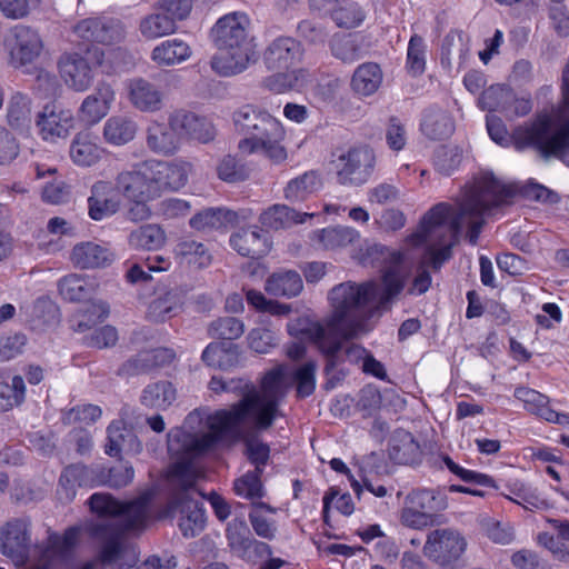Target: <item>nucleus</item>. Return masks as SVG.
<instances>
[{
    "label": "nucleus",
    "mask_w": 569,
    "mask_h": 569,
    "mask_svg": "<svg viewBox=\"0 0 569 569\" xmlns=\"http://www.w3.org/2000/svg\"><path fill=\"white\" fill-rule=\"evenodd\" d=\"M405 501L421 512L428 513L435 520L436 513L447 508V497L435 489H413Z\"/></svg>",
    "instance_id": "72a5a7b5"
},
{
    "label": "nucleus",
    "mask_w": 569,
    "mask_h": 569,
    "mask_svg": "<svg viewBox=\"0 0 569 569\" xmlns=\"http://www.w3.org/2000/svg\"><path fill=\"white\" fill-rule=\"evenodd\" d=\"M312 216V213L298 212L286 204H273L260 214L259 221L270 229H280L301 223L305 218Z\"/></svg>",
    "instance_id": "58836bf2"
},
{
    "label": "nucleus",
    "mask_w": 569,
    "mask_h": 569,
    "mask_svg": "<svg viewBox=\"0 0 569 569\" xmlns=\"http://www.w3.org/2000/svg\"><path fill=\"white\" fill-rule=\"evenodd\" d=\"M176 30L177 24L172 21V18L159 10L158 6L156 11L143 17L139 23V31L147 40H156L172 34Z\"/></svg>",
    "instance_id": "a19ab883"
},
{
    "label": "nucleus",
    "mask_w": 569,
    "mask_h": 569,
    "mask_svg": "<svg viewBox=\"0 0 569 569\" xmlns=\"http://www.w3.org/2000/svg\"><path fill=\"white\" fill-rule=\"evenodd\" d=\"M331 17L339 28L351 29L358 27L366 14L358 3L349 1L336 8Z\"/></svg>",
    "instance_id": "bf43d9fd"
},
{
    "label": "nucleus",
    "mask_w": 569,
    "mask_h": 569,
    "mask_svg": "<svg viewBox=\"0 0 569 569\" xmlns=\"http://www.w3.org/2000/svg\"><path fill=\"white\" fill-rule=\"evenodd\" d=\"M7 120L11 128L23 129L31 122V99L22 93L14 92L8 102Z\"/></svg>",
    "instance_id": "49530a36"
},
{
    "label": "nucleus",
    "mask_w": 569,
    "mask_h": 569,
    "mask_svg": "<svg viewBox=\"0 0 569 569\" xmlns=\"http://www.w3.org/2000/svg\"><path fill=\"white\" fill-rule=\"evenodd\" d=\"M328 299L331 315L301 329L325 356L326 375H330L342 361V340L367 335L373 328L370 319L377 312L389 309V306H379L378 287L370 281L339 283L329 291Z\"/></svg>",
    "instance_id": "7ed1b4c3"
},
{
    "label": "nucleus",
    "mask_w": 569,
    "mask_h": 569,
    "mask_svg": "<svg viewBox=\"0 0 569 569\" xmlns=\"http://www.w3.org/2000/svg\"><path fill=\"white\" fill-rule=\"evenodd\" d=\"M462 151L458 147H440L435 154V168L443 174L450 176L461 163Z\"/></svg>",
    "instance_id": "052dcab7"
},
{
    "label": "nucleus",
    "mask_w": 569,
    "mask_h": 569,
    "mask_svg": "<svg viewBox=\"0 0 569 569\" xmlns=\"http://www.w3.org/2000/svg\"><path fill=\"white\" fill-rule=\"evenodd\" d=\"M201 358L209 367L228 370L240 365L241 351L238 345L231 342H211Z\"/></svg>",
    "instance_id": "cd10ccee"
},
{
    "label": "nucleus",
    "mask_w": 569,
    "mask_h": 569,
    "mask_svg": "<svg viewBox=\"0 0 569 569\" xmlns=\"http://www.w3.org/2000/svg\"><path fill=\"white\" fill-rule=\"evenodd\" d=\"M320 186V178L315 171L305 172L289 181L284 189V197L290 202H301L316 192Z\"/></svg>",
    "instance_id": "a18cd8bd"
},
{
    "label": "nucleus",
    "mask_w": 569,
    "mask_h": 569,
    "mask_svg": "<svg viewBox=\"0 0 569 569\" xmlns=\"http://www.w3.org/2000/svg\"><path fill=\"white\" fill-rule=\"evenodd\" d=\"M303 56L301 43L292 37H278L263 51V63L268 70H289L299 63Z\"/></svg>",
    "instance_id": "dca6fc26"
},
{
    "label": "nucleus",
    "mask_w": 569,
    "mask_h": 569,
    "mask_svg": "<svg viewBox=\"0 0 569 569\" xmlns=\"http://www.w3.org/2000/svg\"><path fill=\"white\" fill-rule=\"evenodd\" d=\"M96 471L83 465H71L64 468L59 479L58 495L60 500L70 502L77 493L78 487H93Z\"/></svg>",
    "instance_id": "b1692460"
},
{
    "label": "nucleus",
    "mask_w": 569,
    "mask_h": 569,
    "mask_svg": "<svg viewBox=\"0 0 569 569\" xmlns=\"http://www.w3.org/2000/svg\"><path fill=\"white\" fill-rule=\"evenodd\" d=\"M303 288L302 279L297 271L288 270L272 273L266 281V291L274 297H296Z\"/></svg>",
    "instance_id": "e433bc0d"
},
{
    "label": "nucleus",
    "mask_w": 569,
    "mask_h": 569,
    "mask_svg": "<svg viewBox=\"0 0 569 569\" xmlns=\"http://www.w3.org/2000/svg\"><path fill=\"white\" fill-rule=\"evenodd\" d=\"M91 511L110 517L90 527V533L102 541L100 561L112 569H130L138 557L133 549L121 543L122 537L141 532L149 518L150 497L143 495L129 502H120L110 493H93L89 499Z\"/></svg>",
    "instance_id": "20e7f679"
},
{
    "label": "nucleus",
    "mask_w": 569,
    "mask_h": 569,
    "mask_svg": "<svg viewBox=\"0 0 569 569\" xmlns=\"http://www.w3.org/2000/svg\"><path fill=\"white\" fill-rule=\"evenodd\" d=\"M236 130L244 137L238 149L243 156L262 153L274 163L287 159L282 141L286 131L281 122L264 108L248 103L232 113Z\"/></svg>",
    "instance_id": "423d86ee"
},
{
    "label": "nucleus",
    "mask_w": 569,
    "mask_h": 569,
    "mask_svg": "<svg viewBox=\"0 0 569 569\" xmlns=\"http://www.w3.org/2000/svg\"><path fill=\"white\" fill-rule=\"evenodd\" d=\"M226 537L229 548L236 556L252 539L251 532L242 519H233L228 523Z\"/></svg>",
    "instance_id": "0e129e2a"
},
{
    "label": "nucleus",
    "mask_w": 569,
    "mask_h": 569,
    "mask_svg": "<svg viewBox=\"0 0 569 569\" xmlns=\"http://www.w3.org/2000/svg\"><path fill=\"white\" fill-rule=\"evenodd\" d=\"M375 166L372 149L366 146L350 148L335 161L337 181L342 186H362L372 176Z\"/></svg>",
    "instance_id": "f8f14e48"
},
{
    "label": "nucleus",
    "mask_w": 569,
    "mask_h": 569,
    "mask_svg": "<svg viewBox=\"0 0 569 569\" xmlns=\"http://www.w3.org/2000/svg\"><path fill=\"white\" fill-rule=\"evenodd\" d=\"M177 399V390L170 381L148 385L141 393V403L151 409L166 410Z\"/></svg>",
    "instance_id": "ea45409f"
},
{
    "label": "nucleus",
    "mask_w": 569,
    "mask_h": 569,
    "mask_svg": "<svg viewBox=\"0 0 569 569\" xmlns=\"http://www.w3.org/2000/svg\"><path fill=\"white\" fill-rule=\"evenodd\" d=\"M127 97L131 106L140 112L156 113L163 108L164 94L156 83L138 77L126 83Z\"/></svg>",
    "instance_id": "a211bd4d"
},
{
    "label": "nucleus",
    "mask_w": 569,
    "mask_h": 569,
    "mask_svg": "<svg viewBox=\"0 0 569 569\" xmlns=\"http://www.w3.org/2000/svg\"><path fill=\"white\" fill-rule=\"evenodd\" d=\"M469 44L463 34L458 31L449 32L441 46V62L451 64L455 62L458 68L463 67L469 57Z\"/></svg>",
    "instance_id": "37998d69"
},
{
    "label": "nucleus",
    "mask_w": 569,
    "mask_h": 569,
    "mask_svg": "<svg viewBox=\"0 0 569 569\" xmlns=\"http://www.w3.org/2000/svg\"><path fill=\"white\" fill-rule=\"evenodd\" d=\"M513 396L523 403V408L527 411L549 422L565 423V420L568 419V415L558 413L551 409L548 406V397L537 390L527 387H518L516 388Z\"/></svg>",
    "instance_id": "393cba45"
},
{
    "label": "nucleus",
    "mask_w": 569,
    "mask_h": 569,
    "mask_svg": "<svg viewBox=\"0 0 569 569\" xmlns=\"http://www.w3.org/2000/svg\"><path fill=\"white\" fill-rule=\"evenodd\" d=\"M191 49L180 39H170L153 48L151 59L158 66H174L189 59Z\"/></svg>",
    "instance_id": "4c0bfd02"
},
{
    "label": "nucleus",
    "mask_w": 569,
    "mask_h": 569,
    "mask_svg": "<svg viewBox=\"0 0 569 569\" xmlns=\"http://www.w3.org/2000/svg\"><path fill=\"white\" fill-rule=\"evenodd\" d=\"M329 47L331 54L343 63H353L363 54L361 41L352 34H335Z\"/></svg>",
    "instance_id": "c03bdc74"
},
{
    "label": "nucleus",
    "mask_w": 569,
    "mask_h": 569,
    "mask_svg": "<svg viewBox=\"0 0 569 569\" xmlns=\"http://www.w3.org/2000/svg\"><path fill=\"white\" fill-rule=\"evenodd\" d=\"M146 143L148 149L159 156L170 157L178 152L181 146V136L173 123V112L168 122L151 121L146 129Z\"/></svg>",
    "instance_id": "f3484780"
},
{
    "label": "nucleus",
    "mask_w": 569,
    "mask_h": 569,
    "mask_svg": "<svg viewBox=\"0 0 569 569\" xmlns=\"http://www.w3.org/2000/svg\"><path fill=\"white\" fill-rule=\"evenodd\" d=\"M116 99V92L110 83L99 82L94 91L82 101L79 116L88 124H96L104 118Z\"/></svg>",
    "instance_id": "aec40b11"
},
{
    "label": "nucleus",
    "mask_w": 569,
    "mask_h": 569,
    "mask_svg": "<svg viewBox=\"0 0 569 569\" xmlns=\"http://www.w3.org/2000/svg\"><path fill=\"white\" fill-rule=\"evenodd\" d=\"M117 188L128 199L152 200L156 199L147 180L141 163H138L130 171L118 174Z\"/></svg>",
    "instance_id": "a878e982"
},
{
    "label": "nucleus",
    "mask_w": 569,
    "mask_h": 569,
    "mask_svg": "<svg viewBox=\"0 0 569 569\" xmlns=\"http://www.w3.org/2000/svg\"><path fill=\"white\" fill-rule=\"evenodd\" d=\"M123 49L117 48L108 51V62L104 61V51L98 47L88 48L84 54L79 52H64L58 60L60 77L64 83L74 91H86L93 82V67H101L104 73H113L122 68Z\"/></svg>",
    "instance_id": "1a4fd4ad"
},
{
    "label": "nucleus",
    "mask_w": 569,
    "mask_h": 569,
    "mask_svg": "<svg viewBox=\"0 0 569 569\" xmlns=\"http://www.w3.org/2000/svg\"><path fill=\"white\" fill-rule=\"evenodd\" d=\"M421 131L431 140H442L453 133L455 122L446 110L429 108L423 114Z\"/></svg>",
    "instance_id": "c756f323"
},
{
    "label": "nucleus",
    "mask_w": 569,
    "mask_h": 569,
    "mask_svg": "<svg viewBox=\"0 0 569 569\" xmlns=\"http://www.w3.org/2000/svg\"><path fill=\"white\" fill-rule=\"evenodd\" d=\"M102 149L89 132H78L70 146V158L81 167H90L99 161Z\"/></svg>",
    "instance_id": "f704fd0d"
},
{
    "label": "nucleus",
    "mask_w": 569,
    "mask_h": 569,
    "mask_svg": "<svg viewBox=\"0 0 569 569\" xmlns=\"http://www.w3.org/2000/svg\"><path fill=\"white\" fill-rule=\"evenodd\" d=\"M174 253L186 259L189 263H194L199 267H207L211 261V256L206 246L192 239L180 240L174 248Z\"/></svg>",
    "instance_id": "5fc2aeb1"
},
{
    "label": "nucleus",
    "mask_w": 569,
    "mask_h": 569,
    "mask_svg": "<svg viewBox=\"0 0 569 569\" xmlns=\"http://www.w3.org/2000/svg\"><path fill=\"white\" fill-rule=\"evenodd\" d=\"M181 297L177 290H169L153 299L148 307V318L153 322H163L180 307Z\"/></svg>",
    "instance_id": "8fccbe9b"
},
{
    "label": "nucleus",
    "mask_w": 569,
    "mask_h": 569,
    "mask_svg": "<svg viewBox=\"0 0 569 569\" xmlns=\"http://www.w3.org/2000/svg\"><path fill=\"white\" fill-rule=\"evenodd\" d=\"M509 493H503L506 498L517 505L522 506L526 510H539L548 507L546 499L537 491V489L520 482L508 486Z\"/></svg>",
    "instance_id": "de8ad7c7"
},
{
    "label": "nucleus",
    "mask_w": 569,
    "mask_h": 569,
    "mask_svg": "<svg viewBox=\"0 0 569 569\" xmlns=\"http://www.w3.org/2000/svg\"><path fill=\"white\" fill-rule=\"evenodd\" d=\"M119 208L120 200L112 183L98 181L91 187V194L88 198V213L92 220L100 221L111 217Z\"/></svg>",
    "instance_id": "4be33fe9"
},
{
    "label": "nucleus",
    "mask_w": 569,
    "mask_h": 569,
    "mask_svg": "<svg viewBox=\"0 0 569 569\" xmlns=\"http://www.w3.org/2000/svg\"><path fill=\"white\" fill-rule=\"evenodd\" d=\"M512 140L519 151L533 148L543 159L555 157L569 167V117L539 113L531 122L518 127Z\"/></svg>",
    "instance_id": "6e6552de"
},
{
    "label": "nucleus",
    "mask_w": 569,
    "mask_h": 569,
    "mask_svg": "<svg viewBox=\"0 0 569 569\" xmlns=\"http://www.w3.org/2000/svg\"><path fill=\"white\" fill-rule=\"evenodd\" d=\"M170 435L168 432V451L174 460L170 467L168 477L172 487V493L168 503L158 512L159 519L178 516V527L186 538L198 536L206 525L204 510L201 502L193 499L191 491L198 479V471L193 466V459L206 453L210 449L196 451L189 446L176 452L170 449Z\"/></svg>",
    "instance_id": "39448f33"
},
{
    "label": "nucleus",
    "mask_w": 569,
    "mask_h": 569,
    "mask_svg": "<svg viewBox=\"0 0 569 569\" xmlns=\"http://www.w3.org/2000/svg\"><path fill=\"white\" fill-rule=\"evenodd\" d=\"M316 371L317 363L315 361H307L296 370L293 380L297 383L298 397L306 398L313 393L316 388Z\"/></svg>",
    "instance_id": "69168bd1"
},
{
    "label": "nucleus",
    "mask_w": 569,
    "mask_h": 569,
    "mask_svg": "<svg viewBox=\"0 0 569 569\" xmlns=\"http://www.w3.org/2000/svg\"><path fill=\"white\" fill-rule=\"evenodd\" d=\"M291 375L286 366H278L269 370L261 380L260 391L251 389L228 409H220L206 419L208 432L197 433L187 430L194 422L201 420L200 415L193 411L186 418L184 425L171 429L170 449L180 451L186 446L196 451L212 449L220 440H240L244 437L243 423L251 417L257 430L269 429L280 415L279 403L286 396L290 385Z\"/></svg>",
    "instance_id": "f03ea898"
},
{
    "label": "nucleus",
    "mask_w": 569,
    "mask_h": 569,
    "mask_svg": "<svg viewBox=\"0 0 569 569\" xmlns=\"http://www.w3.org/2000/svg\"><path fill=\"white\" fill-rule=\"evenodd\" d=\"M244 332V325L233 317H223L210 322L208 335L214 339L236 340Z\"/></svg>",
    "instance_id": "4d7b16f0"
},
{
    "label": "nucleus",
    "mask_w": 569,
    "mask_h": 569,
    "mask_svg": "<svg viewBox=\"0 0 569 569\" xmlns=\"http://www.w3.org/2000/svg\"><path fill=\"white\" fill-rule=\"evenodd\" d=\"M77 540V530L70 528L63 537L51 535L46 545L34 546V559L28 569H51L57 557L70 550Z\"/></svg>",
    "instance_id": "412c9836"
},
{
    "label": "nucleus",
    "mask_w": 569,
    "mask_h": 569,
    "mask_svg": "<svg viewBox=\"0 0 569 569\" xmlns=\"http://www.w3.org/2000/svg\"><path fill=\"white\" fill-rule=\"evenodd\" d=\"M26 396L24 380L14 376L11 383L0 381V411H8L21 405Z\"/></svg>",
    "instance_id": "864d4df0"
},
{
    "label": "nucleus",
    "mask_w": 569,
    "mask_h": 569,
    "mask_svg": "<svg viewBox=\"0 0 569 569\" xmlns=\"http://www.w3.org/2000/svg\"><path fill=\"white\" fill-rule=\"evenodd\" d=\"M134 440L136 437L131 431L126 430L122 427V422H112L108 427V443L106 445V453L111 457H116L126 448L127 442H132Z\"/></svg>",
    "instance_id": "680f3d73"
},
{
    "label": "nucleus",
    "mask_w": 569,
    "mask_h": 569,
    "mask_svg": "<svg viewBox=\"0 0 569 569\" xmlns=\"http://www.w3.org/2000/svg\"><path fill=\"white\" fill-rule=\"evenodd\" d=\"M382 71L375 62H365L357 67L351 78V89L360 96L373 94L382 83Z\"/></svg>",
    "instance_id": "473e14b6"
},
{
    "label": "nucleus",
    "mask_w": 569,
    "mask_h": 569,
    "mask_svg": "<svg viewBox=\"0 0 569 569\" xmlns=\"http://www.w3.org/2000/svg\"><path fill=\"white\" fill-rule=\"evenodd\" d=\"M359 233L349 227H328L312 233V241L326 250H337L351 244Z\"/></svg>",
    "instance_id": "c9c22d12"
},
{
    "label": "nucleus",
    "mask_w": 569,
    "mask_h": 569,
    "mask_svg": "<svg viewBox=\"0 0 569 569\" xmlns=\"http://www.w3.org/2000/svg\"><path fill=\"white\" fill-rule=\"evenodd\" d=\"M114 259L116 254L108 246L93 241L77 243L70 253L71 263L81 270L107 268Z\"/></svg>",
    "instance_id": "6ab92c4d"
},
{
    "label": "nucleus",
    "mask_w": 569,
    "mask_h": 569,
    "mask_svg": "<svg viewBox=\"0 0 569 569\" xmlns=\"http://www.w3.org/2000/svg\"><path fill=\"white\" fill-rule=\"evenodd\" d=\"M134 470L131 465L120 462L110 468H100L96 471V483L110 488H122L132 482Z\"/></svg>",
    "instance_id": "09e8293b"
},
{
    "label": "nucleus",
    "mask_w": 569,
    "mask_h": 569,
    "mask_svg": "<svg viewBox=\"0 0 569 569\" xmlns=\"http://www.w3.org/2000/svg\"><path fill=\"white\" fill-rule=\"evenodd\" d=\"M36 124L44 141L56 142L66 139L74 128V117L71 110L54 104L44 106L38 114Z\"/></svg>",
    "instance_id": "2eb2a0df"
},
{
    "label": "nucleus",
    "mask_w": 569,
    "mask_h": 569,
    "mask_svg": "<svg viewBox=\"0 0 569 569\" xmlns=\"http://www.w3.org/2000/svg\"><path fill=\"white\" fill-rule=\"evenodd\" d=\"M174 358V352L171 349H157L152 352H143L138 355L137 358L130 359L119 370L120 375L123 371L128 373H140L147 371L154 363L169 362Z\"/></svg>",
    "instance_id": "3c124183"
},
{
    "label": "nucleus",
    "mask_w": 569,
    "mask_h": 569,
    "mask_svg": "<svg viewBox=\"0 0 569 569\" xmlns=\"http://www.w3.org/2000/svg\"><path fill=\"white\" fill-rule=\"evenodd\" d=\"M465 538L453 529H436L429 532L423 553L441 566L456 561L466 550Z\"/></svg>",
    "instance_id": "4468645a"
},
{
    "label": "nucleus",
    "mask_w": 569,
    "mask_h": 569,
    "mask_svg": "<svg viewBox=\"0 0 569 569\" xmlns=\"http://www.w3.org/2000/svg\"><path fill=\"white\" fill-rule=\"evenodd\" d=\"M230 244L239 254L258 259L269 251L268 232L257 226L242 228L230 237Z\"/></svg>",
    "instance_id": "5701e85b"
},
{
    "label": "nucleus",
    "mask_w": 569,
    "mask_h": 569,
    "mask_svg": "<svg viewBox=\"0 0 569 569\" xmlns=\"http://www.w3.org/2000/svg\"><path fill=\"white\" fill-rule=\"evenodd\" d=\"M32 523L27 517L13 518L0 528V551L14 566L28 569L34 559L30 558L32 547Z\"/></svg>",
    "instance_id": "9b49d317"
},
{
    "label": "nucleus",
    "mask_w": 569,
    "mask_h": 569,
    "mask_svg": "<svg viewBox=\"0 0 569 569\" xmlns=\"http://www.w3.org/2000/svg\"><path fill=\"white\" fill-rule=\"evenodd\" d=\"M249 27L250 19L244 12H231L221 17L212 28L216 46L227 53L211 59V68L220 76H233L248 68L254 56Z\"/></svg>",
    "instance_id": "0eeeda50"
},
{
    "label": "nucleus",
    "mask_w": 569,
    "mask_h": 569,
    "mask_svg": "<svg viewBox=\"0 0 569 569\" xmlns=\"http://www.w3.org/2000/svg\"><path fill=\"white\" fill-rule=\"evenodd\" d=\"M263 509H267L270 512H274L273 508L261 502L258 503L252 511H250L249 520L257 536L266 540H273L276 538L278 528L274 520L262 513Z\"/></svg>",
    "instance_id": "13d9d810"
},
{
    "label": "nucleus",
    "mask_w": 569,
    "mask_h": 569,
    "mask_svg": "<svg viewBox=\"0 0 569 569\" xmlns=\"http://www.w3.org/2000/svg\"><path fill=\"white\" fill-rule=\"evenodd\" d=\"M234 216L231 211L223 209L209 208L198 212L190 219V227L198 231H206L221 228L230 217Z\"/></svg>",
    "instance_id": "6e6d98bb"
},
{
    "label": "nucleus",
    "mask_w": 569,
    "mask_h": 569,
    "mask_svg": "<svg viewBox=\"0 0 569 569\" xmlns=\"http://www.w3.org/2000/svg\"><path fill=\"white\" fill-rule=\"evenodd\" d=\"M166 241V231L157 223L142 224L128 234V244L134 250H159Z\"/></svg>",
    "instance_id": "7c9ffc66"
},
{
    "label": "nucleus",
    "mask_w": 569,
    "mask_h": 569,
    "mask_svg": "<svg viewBox=\"0 0 569 569\" xmlns=\"http://www.w3.org/2000/svg\"><path fill=\"white\" fill-rule=\"evenodd\" d=\"M287 71L288 70H280L266 77L263 79V87L276 93H281L297 87L299 80L298 73H303V70Z\"/></svg>",
    "instance_id": "774afa93"
},
{
    "label": "nucleus",
    "mask_w": 569,
    "mask_h": 569,
    "mask_svg": "<svg viewBox=\"0 0 569 569\" xmlns=\"http://www.w3.org/2000/svg\"><path fill=\"white\" fill-rule=\"evenodd\" d=\"M4 46L13 68L32 64L43 49L39 32L24 24H17L9 29L4 38Z\"/></svg>",
    "instance_id": "ddd939ff"
},
{
    "label": "nucleus",
    "mask_w": 569,
    "mask_h": 569,
    "mask_svg": "<svg viewBox=\"0 0 569 569\" xmlns=\"http://www.w3.org/2000/svg\"><path fill=\"white\" fill-rule=\"evenodd\" d=\"M164 189L179 190L186 186L191 164L183 160L162 161Z\"/></svg>",
    "instance_id": "603ef678"
},
{
    "label": "nucleus",
    "mask_w": 569,
    "mask_h": 569,
    "mask_svg": "<svg viewBox=\"0 0 569 569\" xmlns=\"http://www.w3.org/2000/svg\"><path fill=\"white\" fill-rule=\"evenodd\" d=\"M58 289L66 300L83 301L94 293L96 284L88 277L70 273L59 280Z\"/></svg>",
    "instance_id": "79ce46f5"
},
{
    "label": "nucleus",
    "mask_w": 569,
    "mask_h": 569,
    "mask_svg": "<svg viewBox=\"0 0 569 569\" xmlns=\"http://www.w3.org/2000/svg\"><path fill=\"white\" fill-rule=\"evenodd\" d=\"M261 472L248 471L241 478L234 481L233 489L240 497L247 499L261 498L263 496L262 483L260 480Z\"/></svg>",
    "instance_id": "338daca9"
},
{
    "label": "nucleus",
    "mask_w": 569,
    "mask_h": 569,
    "mask_svg": "<svg viewBox=\"0 0 569 569\" xmlns=\"http://www.w3.org/2000/svg\"><path fill=\"white\" fill-rule=\"evenodd\" d=\"M511 99V92L501 86H491L483 90L479 98V106L482 110L503 111L506 103Z\"/></svg>",
    "instance_id": "e2e57ef3"
},
{
    "label": "nucleus",
    "mask_w": 569,
    "mask_h": 569,
    "mask_svg": "<svg viewBox=\"0 0 569 569\" xmlns=\"http://www.w3.org/2000/svg\"><path fill=\"white\" fill-rule=\"evenodd\" d=\"M389 457L399 465H412L418 462L421 456L420 445L408 431H397L389 445Z\"/></svg>",
    "instance_id": "c85d7f7f"
},
{
    "label": "nucleus",
    "mask_w": 569,
    "mask_h": 569,
    "mask_svg": "<svg viewBox=\"0 0 569 569\" xmlns=\"http://www.w3.org/2000/svg\"><path fill=\"white\" fill-rule=\"evenodd\" d=\"M358 259L362 266L378 268L383 272V291L379 296V306L387 308L402 291L407 280L403 253L380 243H371L360 249Z\"/></svg>",
    "instance_id": "9d476101"
},
{
    "label": "nucleus",
    "mask_w": 569,
    "mask_h": 569,
    "mask_svg": "<svg viewBox=\"0 0 569 569\" xmlns=\"http://www.w3.org/2000/svg\"><path fill=\"white\" fill-rule=\"evenodd\" d=\"M516 190L502 184L491 173H483L466 184L457 199L455 213L450 204L445 202L433 206L422 217L419 228L407 238L412 247H419L437 239L441 248L430 244L427 249L429 262L435 270L450 259L451 247L458 234L467 228V237L471 244L478 242L479 234L486 223V213L512 198Z\"/></svg>",
    "instance_id": "f257e3e1"
},
{
    "label": "nucleus",
    "mask_w": 569,
    "mask_h": 569,
    "mask_svg": "<svg viewBox=\"0 0 569 569\" xmlns=\"http://www.w3.org/2000/svg\"><path fill=\"white\" fill-rule=\"evenodd\" d=\"M173 123L178 127L181 138L189 137L206 143L214 137L211 123L190 111L174 110Z\"/></svg>",
    "instance_id": "bb28decb"
},
{
    "label": "nucleus",
    "mask_w": 569,
    "mask_h": 569,
    "mask_svg": "<svg viewBox=\"0 0 569 569\" xmlns=\"http://www.w3.org/2000/svg\"><path fill=\"white\" fill-rule=\"evenodd\" d=\"M138 123L128 116L117 114L110 117L103 126L104 140L113 146H122L134 139Z\"/></svg>",
    "instance_id": "2f4dec72"
}]
</instances>
